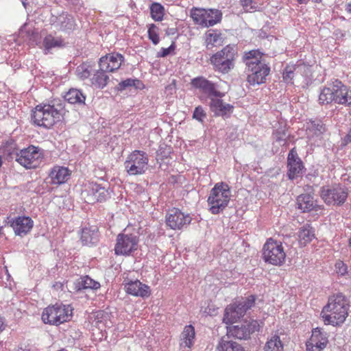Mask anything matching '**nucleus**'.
<instances>
[{
    "instance_id": "09e8293b",
    "label": "nucleus",
    "mask_w": 351,
    "mask_h": 351,
    "mask_svg": "<svg viewBox=\"0 0 351 351\" xmlns=\"http://www.w3.org/2000/svg\"><path fill=\"white\" fill-rule=\"evenodd\" d=\"M171 152V147H167L165 145V147H160L159 149L157 151V157H159L160 159L163 160L165 158H167Z\"/></svg>"
},
{
    "instance_id": "423d86ee",
    "label": "nucleus",
    "mask_w": 351,
    "mask_h": 351,
    "mask_svg": "<svg viewBox=\"0 0 351 351\" xmlns=\"http://www.w3.org/2000/svg\"><path fill=\"white\" fill-rule=\"evenodd\" d=\"M8 155L11 159L14 158L26 169L36 168L43 157V150L34 145H30L19 152L12 151Z\"/></svg>"
},
{
    "instance_id": "4be33fe9",
    "label": "nucleus",
    "mask_w": 351,
    "mask_h": 351,
    "mask_svg": "<svg viewBox=\"0 0 351 351\" xmlns=\"http://www.w3.org/2000/svg\"><path fill=\"white\" fill-rule=\"evenodd\" d=\"M53 24L64 32H70L76 26L75 21L72 14L63 12L58 16H53L51 19Z\"/></svg>"
},
{
    "instance_id": "7c9ffc66",
    "label": "nucleus",
    "mask_w": 351,
    "mask_h": 351,
    "mask_svg": "<svg viewBox=\"0 0 351 351\" xmlns=\"http://www.w3.org/2000/svg\"><path fill=\"white\" fill-rule=\"evenodd\" d=\"M229 337H223L218 343V351H245L243 347L236 341L229 339Z\"/></svg>"
},
{
    "instance_id": "c9c22d12",
    "label": "nucleus",
    "mask_w": 351,
    "mask_h": 351,
    "mask_svg": "<svg viewBox=\"0 0 351 351\" xmlns=\"http://www.w3.org/2000/svg\"><path fill=\"white\" fill-rule=\"evenodd\" d=\"M134 87L137 90H142L145 86L143 83L136 78H128L125 80L120 82L116 86L118 91H123L129 88Z\"/></svg>"
},
{
    "instance_id": "aec40b11",
    "label": "nucleus",
    "mask_w": 351,
    "mask_h": 351,
    "mask_svg": "<svg viewBox=\"0 0 351 351\" xmlns=\"http://www.w3.org/2000/svg\"><path fill=\"white\" fill-rule=\"evenodd\" d=\"M219 98H210L209 107L215 117H221L226 119L230 117L233 112L234 106L230 104L224 103Z\"/></svg>"
},
{
    "instance_id": "c03bdc74",
    "label": "nucleus",
    "mask_w": 351,
    "mask_h": 351,
    "mask_svg": "<svg viewBox=\"0 0 351 351\" xmlns=\"http://www.w3.org/2000/svg\"><path fill=\"white\" fill-rule=\"evenodd\" d=\"M158 27L155 24H151L148 28V37L154 45H157L159 41Z\"/></svg>"
},
{
    "instance_id": "58836bf2",
    "label": "nucleus",
    "mask_w": 351,
    "mask_h": 351,
    "mask_svg": "<svg viewBox=\"0 0 351 351\" xmlns=\"http://www.w3.org/2000/svg\"><path fill=\"white\" fill-rule=\"evenodd\" d=\"M43 45L47 51L56 47H63L65 42L61 37H54L51 35L47 36L43 40Z\"/></svg>"
},
{
    "instance_id": "412c9836",
    "label": "nucleus",
    "mask_w": 351,
    "mask_h": 351,
    "mask_svg": "<svg viewBox=\"0 0 351 351\" xmlns=\"http://www.w3.org/2000/svg\"><path fill=\"white\" fill-rule=\"evenodd\" d=\"M191 84L194 88L201 89L204 93L208 94L209 96L222 97L224 95L223 93L216 90L214 83L204 77L193 78Z\"/></svg>"
},
{
    "instance_id": "39448f33",
    "label": "nucleus",
    "mask_w": 351,
    "mask_h": 351,
    "mask_svg": "<svg viewBox=\"0 0 351 351\" xmlns=\"http://www.w3.org/2000/svg\"><path fill=\"white\" fill-rule=\"evenodd\" d=\"M237 53V50L235 46L226 45L221 51L210 57V64L213 66L215 71L227 74L234 67V60Z\"/></svg>"
},
{
    "instance_id": "a211bd4d",
    "label": "nucleus",
    "mask_w": 351,
    "mask_h": 351,
    "mask_svg": "<svg viewBox=\"0 0 351 351\" xmlns=\"http://www.w3.org/2000/svg\"><path fill=\"white\" fill-rule=\"evenodd\" d=\"M8 223L13 228L15 234L20 237L28 234L34 226V221L29 217H8Z\"/></svg>"
},
{
    "instance_id": "37998d69",
    "label": "nucleus",
    "mask_w": 351,
    "mask_h": 351,
    "mask_svg": "<svg viewBox=\"0 0 351 351\" xmlns=\"http://www.w3.org/2000/svg\"><path fill=\"white\" fill-rule=\"evenodd\" d=\"M92 70V66L88 62H84L77 67L76 73L81 79L88 78Z\"/></svg>"
},
{
    "instance_id": "473e14b6",
    "label": "nucleus",
    "mask_w": 351,
    "mask_h": 351,
    "mask_svg": "<svg viewBox=\"0 0 351 351\" xmlns=\"http://www.w3.org/2000/svg\"><path fill=\"white\" fill-rule=\"evenodd\" d=\"M205 19L204 27H209L219 23L221 20L222 14L220 10L217 9L205 10Z\"/></svg>"
},
{
    "instance_id": "de8ad7c7",
    "label": "nucleus",
    "mask_w": 351,
    "mask_h": 351,
    "mask_svg": "<svg viewBox=\"0 0 351 351\" xmlns=\"http://www.w3.org/2000/svg\"><path fill=\"white\" fill-rule=\"evenodd\" d=\"M176 47V43L174 41L172 42L171 45L168 48H161L160 51L158 52L157 57L158 58H165L169 56V54L173 53Z\"/></svg>"
},
{
    "instance_id": "9d476101",
    "label": "nucleus",
    "mask_w": 351,
    "mask_h": 351,
    "mask_svg": "<svg viewBox=\"0 0 351 351\" xmlns=\"http://www.w3.org/2000/svg\"><path fill=\"white\" fill-rule=\"evenodd\" d=\"M110 187L108 184L102 185L94 182H90L85 185V189L82 192V195L88 204L95 202H103L110 199L111 197Z\"/></svg>"
},
{
    "instance_id": "72a5a7b5",
    "label": "nucleus",
    "mask_w": 351,
    "mask_h": 351,
    "mask_svg": "<svg viewBox=\"0 0 351 351\" xmlns=\"http://www.w3.org/2000/svg\"><path fill=\"white\" fill-rule=\"evenodd\" d=\"M65 101L71 104L85 105L86 96L78 89H70L64 95Z\"/></svg>"
},
{
    "instance_id": "79ce46f5",
    "label": "nucleus",
    "mask_w": 351,
    "mask_h": 351,
    "mask_svg": "<svg viewBox=\"0 0 351 351\" xmlns=\"http://www.w3.org/2000/svg\"><path fill=\"white\" fill-rule=\"evenodd\" d=\"M205 9H192L191 11V16L193 19L195 24L199 25L204 27L205 14Z\"/></svg>"
},
{
    "instance_id": "b1692460",
    "label": "nucleus",
    "mask_w": 351,
    "mask_h": 351,
    "mask_svg": "<svg viewBox=\"0 0 351 351\" xmlns=\"http://www.w3.org/2000/svg\"><path fill=\"white\" fill-rule=\"evenodd\" d=\"M125 290L128 294L141 298H147L151 294L149 286L136 280L130 281L125 285Z\"/></svg>"
},
{
    "instance_id": "5701e85b",
    "label": "nucleus",
    "mask_w": 351,
    "mask_h": 351,
    "mask_svg": "<svg viewBox=\"0 0 351 351\" xmlns=\"http://www.w3.org/2000/svg\"><path fill=\"white\" fill-rule=\"evenodd\" d=\"M296 208L301 213H308L312 210L317 211L320 209L317 201L314 199L313 195L307 193L300 194L296 199Z\"/></svg>"
},
{
    "instance_id": "8fccbe9b",
    "label": "nucleus",
    "mask_w": 351,
    "mask_h": 351,
    "mask_svg": "<svg viewBox=\"0 0 351 351\" xmlns=\"http://www.w3.org/2000/svg\"><path fill=\"white\" fill-rule=\"evenodd\" d=\"M335 267L338 275L344 276L348 273V267L341 261H337L335 263Z\"/></svg>"
},
{
    "instance_id": "e433bc0d",
    "label": "nucleus",
    "mask_w": 351,
    "mask_h": 351,
    "mask_svg": "<svg viewBox=\"0 0 351 351\" xmlns=\"http://www.w3.org/2000/svg\"><path fill=\"white\" fill-rule=\"evenodd\" d=\"M289 134L287 133V126L285 123H279V127L273 132L274 140L280 145H286Z\"/></svg>"
},
{
    "instance_id": "f8f14e48",
    "label": "nucleus",
    "mask_w": 351,
    "mask_h": 351,
    "mask_svg": "<svg viewBox=\"0 0 351 351\" xmlns=\"http://www.w3.org/2000/svg\"><path fill=\"white\" fill-rule=\"evenodd\" d=\"M148 161L146 153L135 150L128 156L124 166L129 175L136 176L145 172Z\"/></svg>"
},
{
    "instance_id": "5fc2aeb1",
    "label": "nucleus",
    "mask_w": 351,
    "mask_h": 351,
    "mask_svg": "<svg viewBox=\"0 0 351 351\" xmlns=\"http://www.w3.org/2000/svg\"><path fill=\"white\" fill-rule=\"evenodd\" d=\"M6 327V324L5 323V319L3 317L0 316V332L5 330Z\"/></svg>"
},
{
    "instance_id": "49530a36",
    "label": "nucleus",
    "mask_w": 351,
    "mask_h": 351,
    "mask_svg": "<svg viewBox=\"0 0 351 351\" xmlns=\"http://www.w3.org/2000/svg\"><path fill=\"white\" fill-rule=\"evenodd\" d=\"M206 117V113L204 108L201 106L196 107L193 113V118L198 121L199 122L203 123L204 119Z\"/></svg>"
},
{
    "instance_id": "20e7f679",
    "label": "nucleus",
    "mask_w": 351,
    "mask_h": 351,
    "mask_svg": "<svg viewBox=\"0 0 351 351\" xmlns=\"http://www.w3.org/2000/svg\"><path fill=\"white\" fill-rule=\"evenodd\" d=\"M230 200V187L221 182L215 184L211 189L207 199L209 210L213 215L223 212Z\"/></svg>"
},
{
    "instance_id": "9b49d317",
    "label": "nucleus",
    "mask_w": 351,
    "mask_h": 351,
    "mask_svg": "<svg viewBox=\"0 0 351 351\" xmlns=\"http://www.w3.org/2000/svg\"><path fill=\"white\" fill-rule=\"evenodd\" d=\"M348 189L340 185L324 186L320 189V196L327 205H342L347 199Z\"/></svg>"
},
{
    "instance_id": "6e6d98bb",
    "label": "nucleus",
    "mask_w": 351,
    "mask_h": 351,
    "mask_svg": "<svg viewBox=\"0 0 351 351\" xmlns=\"http://www.w3.org/2000/svg\"><path fill=\"white\" fill-rule=\"evenodd\" d=\"M298 1L300 3H304V4L307 3L309 1V0H298ZM321 1H322V0H315V2H316V3H320Z\"/></svg>"
},
{
    "instance_id": "6e6552de",
    "label": "nucleus",
    "mask_w": 351,
    "mask_h": 351,
    "mask_svg": "<svg viewBox=\"0 0 351 351\" xmlns=\"http://www.w3.org/2000/svg\"><path fill=\"white\" fill-rule=\"evenodd\" d=\"M262 258L268 264L280 266L284 264L286 253L282 243L270 238L263 247Z\"/></svg>"
},
{
    "instance_id": "0eeeda50",
    "label": "nucleus",
    "mask_w": 351,
    "mask_h": 351,
    "mask_svg": "<svg viewBox=\"0 0 351 351\" xmlns=\"http://www.w3.org/2000/svg\"><path fill=\"white\" fill-rule=\"evenodd\" d=\"M73 309L68 305L56 304L45 308L42 313V320L45 324L58 326L69 321L72 316Z\"/></svg>"
},
{
    "instance_id": "393cba45",
    "label": "nucleus",
    "mask_w": 351,
    "mask_h": 351,
    "mask_svg": "<svg viewBox=\"0 0 351 351\" xmlns=\"http://www.w3.org/2000/svg\"><path fill=\"white\" fill-rule=\"evenodd\" d=\"M328 343L326 337L322 334L319 330L315 329L313 330L311 337L306 343L307 351H322Z\"/></svg>"
},
{
    "instance_id": "f257e3e1",
    "label": "nucleus",
    "mask_w": 351,
    "mask_h": 351,
    "mask_svg": "<svg viewBox=\"0 0 351 351\" xmlns=\"http://www.w3.org/2000/svg\"><path fill=\"white\" fill-rule=\"evenodd\" d=\"M64 108L60 100L54 99L49 104L37 105L31 115L34 125L49 129L60 121L61 112Z\"/></svg>"
},
{
    "instance_id": "6ab92c4d",
    "label": "nucleus",
    "mask_w": 351,
    "mask_h": 351,
    "mask_svg": "<svg viewBox=\"0 0 351 351\" xmlns=\"http://www.w3.org/2000/svg\"><path fill=\"white\" fill-rule=\"evenodd\" d=\"M125 58L119 53H111L100 58L99 66L106 72H114L119 69Z\"/></svg>"
},
{
    "instance_id": "dca6fc26",
    "label": "nucleus",
    "mask_w": 351,
    "mask_h": 351,
    "mask_svg": "<svg viewBox=\"0 0 351 351\" xmlns=\"http://www.w3.org/2000/svg\"><path fill=\"white\" fill-rule=\"evenodd\" d=\"M247 73V81L250 85L264 84L266 78L270 73V66L265 62L256 66L253 64L251 68L245 69Z\"/></svg>"
},
{
    "instance_id": "3c124183",
    "label": "nucleus",
    "mask_w": 351,
    "mask_h": 351,
    "mask_svg": "<svg viewBox=\"0 0 351 351\" xmlns=\"http://www.w3.org/2000/svg\"><path fill=\"white\" fill-rule=\"evenodd\" d=\"M312 127L313 130H315L316 134H322L325 131V128L324 124L320 121H312L311 122Z\"/></svg>"
},
{
    "instance_id": "4468645a",
    "label": "nucleus",
    "mask_w": 351,
    "mask_h": 351,
    "mask_svg": "<svg viewBox=\"0 0 351 351\" xmlns=\"http://www.w3.org/2000/svg\"><path fill=\"white\" fill-rule=\"evenodd\" d=\"M138 237L134 234L120 233L117 235L114 254L118 256H129L138 247Z\"/></svg>"
},
{
    "instance_id": "ea45409f",
    "label": "nucleus",
    "mask_w": 351,
    "mask_h": 351,
    "mask_svg": "<svg viewBox=\"0 0 351 351\" xmlns=\"http://www.w3.org/2000/svg\"><path fill=\"white\" fill-rule=\"evenodd\" d=\"M152 18L155 21H161L165 14V8L159 3H153L149 7Z\"/></svg>"
},
{
    "instance_id": "1a4fd4ad",
    "label": "nucleus",
    "mask_w": 351,
    "mask_h": 351,
    "mask_svg": "<svg viewBox=\"0 0 351 351\" xmlns=\"http://www.w3.org/2000/svg\"><path fill=\"white\" fill-rule=\"evenodd\" d=\"M255 300V296L251 295L239 302L228 305L225 309L223 322L226 324L236 322L245 315L247 310L254 306Z\"/></svg>"
},
{
    "instance_id": "603ef678",
    "label": "nucleus",
    "mask_w": 351,
    "mask_h": 351,
    "mask_svg": "<svg viewBox=\"0 0 351 351\" xmlns=\"http://www.w3.org/2000/svg\"><path fill=\"white\" fill-rule=\"evenodd\" d=\"M240 2L243 8L246 10L256 8V6L252 5V0H241Z\"/></svg>"
},
{
    "instance_id": "f704fd0d",
    "label": "nucleus",
    "mask_w": 351,
    "mask_h": 351,
    "mask_svg": "<svg viewBox=\"0 0 351 351\" xmlns=\"http://www.w3.org/2000/svg\"><path fill=\"white\" fill-rule=\"evenodd\" d=\"M106 73V71L101 70V67H99L91 78L93 85L100 89L106 86L109 80V77Z\"/></svg>"
},
{
    "instance_id": "13d9d810",
    "label": "nucleus",
    "mask_w": 351,
    "mask_h": 351,
    "mask_svg": "<svg viewBox=\"0 0 351 351\" xmlns=\"http://www.w3.org/2000/svg\"><path fill=\"white\" fill-rule=\"evenodd\" d=\"M14 351H29V350H24L23 348H18V349L15 350Z\"/></svg>"
},
{
    "instance_id": "864d4df0",
    "label": "nucleus",
    "mask_w": 351,
    "mask_h": 351,
    "mask_svg": "<svg viewBox=\"0 0 351 351\" xmlns=\"http://www.w3.org/2000/svg\"><path fill=\"white\" fill-rule=\"evenodd\" d=\"M177 33V29L175 27L167 28L166 29V34L167 36L174 35Z\"/></svg>"
},
{
    "instance_id": "052dcab7",
    "label": "nucleus",
    "mask_w": 351,
    "mask_h": 351,
    "mask_svg": "<svg viewBox=\"0 0 351 351\" xmlns=\"http://www.w3.org/2000/svg\"><path fill=\"white\" fill-rule=\"evenodd\" d=\"M349 245H350V247H351V237L349 239Z\"/></svg>"
},
{
    "instance_id": "cd10ccee",
    "label": "nucleus",
    "mask_w": 351,
    "mask_h": 351,
    "mask_svg": "<svg viewBox=\"0 0 351 351\" xmlns=\"http://www.w3.org/2000/svg\"><path fill=\"white\" fill-rule=\"evenodd\" d=\"M195 337V332L194 327L192 325L186 326L180 335V348H191L194 344Z\"/></svg>"
},
{
    "instance_id": "f3484780",
    "label": "nucleus",
    "mask_w": 351,
    "mask_h": 351,
    "mask_svg": "<svg viewBox=\"0 0 351 351\" xmlns=\"http://www.w3.org/2000/svg\"><path fill=\"white\" fill-rule=\"evenodd\" d=\"M287 176L291 180H293L302 174L304 169V164L298 156L295 148L291 149L287 156Z\"/></svg>"
},
{
    "instance_id": "ddd939ff",
    "label": "nucleus",
    "mask_w": 351,
    "mask_h": 351,
    "mask_svg": "<svg viewBox=\"0 0 351 351\" xmlns=\"http://www.w3.org/2000/svg\"><path fill=\"white\" fill-rule=\"evenodd\" d=\"M261 324L263 322L252 319L250 322H244L238 325L230 326L228 328L227 337H232L238 339H247L250 335L256 331H259Z\"/></svg>"
},
{
    "instance_id": "f03ea898",
    "label": "nucleus",
    "mask_w": 351,
    "mask_h": 351,
    "mask_svg": "<svg viewBox=\"0 0 351 351\" xmlns=\"http://www.w3.org/2000/svg\"><path fill=\"white\" fill-rule=\"evenodd\" d=\"M318 101L321 105L335 103L351 107V90L341 81L335 79L320 88Z\"/></svg>"
},
{
    "instance_id": "bb28decb",
    "label": "nucleus",
    "mask_w": 351,
    "mask_h": 351,
    "mask_svg": "<svg viewBox=\"0 0 351 351\" xmlns=\"http://www.w3.org/2000/svg\"><path fill=\"white\" fill-rule=\"evenodd\" d=\"M99 288V282L94 280L88 276H81L76 279L73 282L72 287L73 291L76 293H80L86 289L97 290Z\"/></svg>"
},
{
    "instance_id": "c85d7f7f",
    "label": "nucleus",
    "mask_w": 351,
    "mask_h": 351,
    "mask_svg": "<svg viewBox=\"0 0 351 351\" xmlns=\"http://www.w3.org/2000/svg\"><path fill=\"white\" fill-rule=\"evenodd\" d=\"M81 242L84 245H93L98 242V229L95 226L86 227L82 230Z\"/></svg>"
},
{
    "instance_id": "4d7b16f0",
    "label": "nucleus",
    "mask_w": 351,
    "mask_h": 351,
    "mask_svg": "<svg viewBox=\"0 0 351 351\" xmlns=\"http://www.w3.org/2000/svg\"><path fill=\"white\" fill-rule=\"evenodd\" d=\"M346 10L351 14V1L346 5Z\"/></svg>"
},
{
    "instance_id": "a19ab883",
    "label": "nucleus",
    "mask_w": 351,
    "mask_h": 351,
    "mask_svg": "<svg viewBox=\"0 0 351 351\" xmlns=\"http://www.w3.org/2000/svg\"><path fill=\"white\" fill-rule=\"evenodd\" d=\"M300 66L287 65L283 71V80L287 83L293 84V79L295 72H298L300 70Z\"/></svg>"
},
{
    "instance_id": "2f4dec72",
    "label": "nucleus",
    "mask_w": 351,
    "mask_h": 351,
    "mask_svg": "<svg viewBox=\"0 0 351 351\" xmlns=\"http://www.w3.org/2000/svg\"><path fill=\"white\" fill-rule=\"evenodd\" d=\"M299 242L301 245H306L315 238V230L309 224L301 227L298 232Z\"/></svg>"
},
{
    "instance_id": "4c0bfd02",
    "label": "nucleus",
    "mask_w": 351,
    "mask_h": 351,
    "mask_svg": "<svg viewBox=\"0 0 351 351\" xmlns=\"http://www.w3.org/2000/svg\"><path fill=\"white\" fill-rule=\"evenodd\" d=\"M284 346L280 336L274 334L267 339L265 346V351H283Z\"/></svg>"
},
{
    "instance_id": "2eb2a0df",
    "label": "nucleus",
    "mask_w": 351,
    "mask_h": 351,
    "mask_svg": "<svg viewBox=\"0 0 351 351\" xmlns=\"http://www.w3.org/2000/svg\"><path fill=\"white\" fill-rule=\"evenodd\" d=\"M191 220L192 218L189 214H186L177 208L170 209L165 217L167 226L174 230L186 228Z\"/></svg>"
},
{
    "instance_id": "c756f323",
    "label": "nucleus",
    "mask_w": 351,
    "mask_h": 351,
    "mask_svg": "<svg viewBox=\"0 0 351 351\" xmlns=\"http://www.w3.org/2000/svg\"><path fill=\"white\" fill-rule=\"evenodd\" d=\"M263 55V53L258 49L244 52L242 60L246 66V69L251 68L252 64L254 66H256L265 63L262 61Z\"/></svg>"
},
{
    "instance_id": "bf43d9fd",
    "label": "nucleus",
    "mask_w": 351,
    "mask_h": 351,
    "mask_svg": "<svg viewBox=\"0 0 351 351\" xmlns=\"http://www.w3.org/2000/svg\"><path fill=\"white\" fill-rule=\"evenodd\" d=\"M2 165V159H1V156H0V167H1Z\"/></svg>"
},
{
    "instance_id": "a18cd8bd",
    "label": "nucleus",
    "mask_w": 351,
    "mask_h": 351,
    "mask_svg": "<svg viewBox=\"0 0 351 351\" xmlns=\"http://www.w3.org/2000/svg\"><path fill=\"white\" fill-rule=\"evenodd\" d=\"M220 34L213 32L206 34V43L207 49H210L216 46L220 40Z\"/></svg>"
},
{
    "instance_id": "7ed1b4c3",
    "label": "nucleus",
    "mask_w": 351,
    "mask_h": 351,
    "mask_svg": "<svg viewBox=\"0 0 351 351\" xmlns=\"http://www.w3.org/2000/svg\"><path fill=\"white\" fill-rule=\"evenodd\" d=\"M348 301L346 296L338 293L330 296L328 304L322 311V317L326 324L339 326L343 324L348 315Z\"/></svg>"
},
{
    "instance_id": "a878e982",
    "label": "nucleus",
    "mask_w": 351,
    "mask_h": 351,
    "mask_svg": "<svg viewBox=\"0 0 351 351\" xmlns=\"http://www.w3.org/2000/svg\"><path fill=\"white\" fill-rule=\"evenodd\" d=\"M71 171L67 167L57 165L51 169L49 176L52 184L60 185L69 179Z\"/></svg>"
}]
</instances>
